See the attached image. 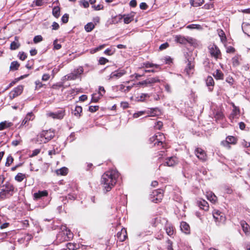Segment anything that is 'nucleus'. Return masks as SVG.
I'll return each mask as SVG.
<instances>
[{
	"instance_id": "4be33fe9",
	"label": "nucleus",
	"mask_w": 250,
	"mask_h": 250,
	"mask_svg": "<svg viewBox=\"0 0 250 250\" xmlns=\"http://www.w3.org/2000/svg\"><path fill=\"white\" fill-rule=\"evenodd\" d=\"M240 110L236 106H233V109L232 110V113L229 116V118L230 119H233L235 118H237L238 115L239 114Z\"/></svg>"
},
{
	"instance_id": "e2e57ef3",
	"label": "nucleus",
	"mask_w": 250,
	"mask_h": 250,
	"mask_svg": "<svg viewBox=\"0 0 250 250\" xmlns=\"http://www.w3.org/2000/svg\"><path fill=\"white\" fill-rule=\"evenodd\" d=\"M132 21V18L130 17L127 16L124 18V22L125 23H129Z\"/></svg>"
},
{
	"instance_id": "4c0bfd02",
	"label": "nucleus",
	"mask_w": 250,
	"mask_h": 250,
	"mask_svg": "<svg viewBox=\"0 0 250 250\" xmlns=\"http://www.w3.org/2000/svg\"><path fill=\"white\" fill-rule=\"evenodd\" d=\"M150 95L148 94L142 93L140 96L137 97V101L140 102H144L145 101L146 98H149Z\"/></svg>"
},
{
	"instance_id": "338daca9",
	"label": "nucleus",
	"mask_w": 250,
	"mask_h": 250,
	"mask_svg": "<svg viewBox=\"0 0 250 250\" xmlns=\"http://www.w3.org/2000/svg\"><path fill=\"white\" fill-rule=\"evenodd\" d=\"M242 146L245 147H249L250 146V143L246 141L245 140H243L242 142Z\"/></svg>"
},
{
	"instance_id": "5fc2aeb1",
	"label": "nucleus",
	"mask_w": 250,
	"mask_h": 250,
	"mask_svg": "<svg viewBox=\"0 0 250 250\" xmlns=\"http://www.w3.org/2000/svg\"><path fill=\"white\" fill-rule=\"evenodd\" d=\"M145 67H146V68H149V67L151 68V67H153L154 66H155L156 68L159 67V65L157 64H154L150 63H145Z\"/></svg>"
},
{
	"instance_id": "393cba45",
	"label": "nucleus",
	"mask_w": 250,
	"mask_h": 250,
	"mask_svg": "<svg viewBox=\"0 0 250 250\" xmlns=\"http://www.w3.org/2000/svg\"><path fill=\"white\" fill-rule=\"evenodd\" d=\"M13 124L11 122L7 121L2 122L0 123V130H2L5 128L11 127Z\"/></svg>"
},
{
	"instance_id": "72a5a7b5",
	"label": "nucleus",
	"mask_w": 250,
	"mask_h": 250,
	"mask_svg": "<svg viewBox=\"0 0 250 250\" xmlns=\"http://www.w3.org/2000/svg\"><path fill=\"white\" fill-rule=\"evenodd\" d=\"M206 84L208 86H212L213 87L214 84V80L212 77L208 76L206 80Z\"/></svg>"
},
{
	"instance_id": "f8f14e48",
	"label": "nucleus",
	"mask_w": 250,
	"mask_h": 250,
	"mask_svg": "<svg viewBox=\"0 0 250 250\" xmlns=\"http://www.w3.org/2000/svg\"><path fill=\"white\" fill-rule=\"evenodd\" d=\"M213 216L217 222H224L225 221V216L222 212L217 210L213 213Z\"/></svg>"
},
{
	"instance_id": "bb28decb",
	"label": "nucleus",
	"mask_w": 250,
	"mask_h": 250,
	"mask_svg": "<svg viewBox=\"0 0 250 250\" xmlns=\"http://www.w3.org/2000/svg\"><path fill=\"white\" fill-rule=\"evenodd\" d=\"M82 112V107L81 106L77 105L75 107V110H74V115L79 118L81 116V113Z\"/></svg>"
},
{
	"instance_id": "7c9ffc66",
	"label": "nucleus",
	"mask_w": 250,
	"mask_h": 250,
	"mask_svg": "<svg viewBox=\"0 0 250 250\" xmlns=\"http://www.w3.org/2000/svg\"><path fill=\"white\" fill-rule=\"evenodd\" d=\"M53 15L58 18L60 15V8L58 6L54 7L52 10Z\"/></svg>"
},
{
	"instance_id": "3c124183",
	"label": "nucleus",
	"mask_w": 250,
	"mask_h": 250,
	"mask_svg": "<svg viewBox=\"0 0 250 250\" xmlns=\"http://www.w3.org/2000/svg\"><path fill=\"white\" fill-rule=\"evenodd\" d=\"M69 15L65 14L62 18V21L63 23H67L68 21Z\"/></svg>"
},
{
	"instance_id": "f257e3e1",
	"label": "nucleus",
	"mask_w": 250,
	"mask_h": 250,
	"mask_svg": "<svg viewBox=\"0 0 250 250\" xmlns=\"http://www.w3.org/2000/svg\"><path fill=\"white\" fill-rule=\"evenodd\" d=\"M118 177V172L114 170L107 171L103 175L101 179V184L106 192L111 189L116 183L117 179Z\"/></svg>"
},
{
	"instance_id": "9b49d317",
	"label": "nucleus",
	"mask_w": 250,
	"mask_h": 250,
	"mask_svg": "<svg viewBox=\"0 0 250 250\" xmlns=\"http://www.w3.org/2000/svg\"><path fill=\"white\" fill-rule=\"evenodd\" d=\"M195 153L196 156L201 160L205 161L207 159V155L204 150L201 148H197L195 150Z\"/></svg>"
},
{
	"instance_id": "b1692460",
	"label": "nucleus",
	"mask_w": 250,
	"mask_h": 250,
	"mask_svg": "<svg viewBox=\"0 0 250 250\" xmlns=\"http://www.w3.org/2000/svg\"><path fill=\"white\" fill-rule=\"evenodd\" d=\"M198 204L199 207L202 209L204 210H208V209L209 207L207 201L205 200L199 201L198 202Z\"/></svg>"
},
{
	"instance_id": "a211bd4d",
	"label": "nucleus",
	"mask_w": 250,
	"mask_h": 250,
	"mask_svg": "<svg viewBox=\"0 0 250 250\" xmlns=\"http://www.w3.org/2000/svg\"><path fill=\"white\" fill-rule=\"evenodd\" d=\"M125 74V71L124 70H118L112 72L110 74V78H119Z\"/></svg>"
},
{
	"instance_id": "49530a36",
	"label": "nucleus",
	"mask_w": 250,
	"mask_h": 250,
	"mask_svg": "<svg viewBox=\"0 0 250 250\" xmlns=\"http://www.w3.org/2000/svg\"><path fill=\"white\" fill-rule=\"evenodd\" d=\"M145 113H146V112L143 111H138V112L133 114V117L134 118H137L139 117L144 115L145 114Z\"/></svg>"
},
{
	"instance_id": "dca6fc26",
	"label": "nucleus",
	"mask_w": 250,
	"mask_h": 250,
	"mask_svg": "<svg viewBox=\"0 0 250 250\" xmlns=\"http://www.w3.org/2000/svg\"><path fill=\"white\" fill-rule=\"evenodd\" d=\"M178 164V160L176 157H171L168 158L164 166L168 167H174Z\"/></svg>"
},
{
	"instance_id": "0e129e2a",
	"label": "nucleus",
	"mask_w": 250,
	"mask_h": 250,
	"mask_svg": "<svg viewBox=\"0 0 250 250\" xmlns=\"http://www.w3.org/2000/svg\"><path fill=\"white\" fill-rule=\"evenodd\" d=\"M81 3L84 8H87L89 6L88 2L85 0H83L81 1Z\"/></svg>"
},
{
	"instance_id": "473e14b6",
	"label": "nucleus",
	"mask_w": 250,
	"mask_h": 250,
	"mask_svg": "<svg viewBox=\"0 0 250 250\" xmlns=\"http://www.w3.org/2000/svg\"><path fill=\"white\" fill-rule=\"evenodd\" d=\"M147 84H151L160 82L158 77L151 78L146 79Z\"/></svg>"
},
{
	"instance_id": "603ef678",
	"label": "nucleus",
	"mask_w": 250,
	"mask_h": 250,
	"mask_svg": "<svg viewBox=\"0 0 250 250\" xmlns=\"http://www.w3.org/2000/svg\"><path fill=\"white\" fill-rule=\"evenodd\" d=\"M108 62V60L104 57L100 58L99 61V63L102 65L105 64Z\"/></svg>"
},
{
	"instance_id": "412c9836",
	"label": "nucleus",
	"mask_w": 250,
	"mask_h": 250,
	"mask_svg": "<svg viewBox=\"0 0 250 250\" xmlns=\"http://www.w3.org/2000/svg\"><path fill=\"white\" fill-rule=\"evenodd\" d=\"M242 29L244 33L248 36L250 35V24L247 22H243L242 24Z\"/></svg>"
},
{
	"instance_id": "0eeeda50",
	"label": "nucleus",
	"mask_w": 250,
	"mask_h": 250,
	"mask_svg": "<svg viewBox=\"0 0 250 250\" xmlns=\"http://www.w3.org/2000/svg\"><path fill=\"white\" fill-rule=\"evenodd\" d=\"M165 137L163 133H158L155 136H153L150 139V141L153 143L154 142V146H162L163 144V140Z\"/></svg>"
},
{
	"instance_id": "4468645a",
	"label": "nucleus",
	"mask_w": 250,
	"mask_h": 250,
	"mask_svg": "<svg viewBox=\"0 0 250 250\" xmlns=\"http://www.w3.org/2000/svg\"><path fill=\"white\" fill-rule=\"evenodd\" d=\"M48 191L47 190L39 191L38 192L34 193L33 194V199L34 200H38L42 199L43 197L48 195Z\"/></svg>"
},
{
	"instance_id": "a19ab883",
	"label": "nucleus",
	"mask_w": 250,
	"mask_h": 250,
	"mask_svg": "<svg viewBox=\"0 0 250 250\" xmlns=\"http://www.w3.org/2000/svg\"><path fill=\"white\" fill-rule=\"evenodd\" d=\"M232 65L234 66H237L239 65V57L235 56L232 59Z\"/></svg>"
},
{
	"instance_id": "c9c22d12",
	"label": "nucleus",
	"mask_w": 250,
	"mask_h": 250,
	"mask_svg": "<svg viewBox=\"0 0 250 250\" xmlns=\"http://www.w3.org/2000/svg\"><path fill=\"white\" fill-rule=\"evenodd\" d=\"M102 96V94H93L92 97L91 102H98Z\"/></svg>"
},
{
	"instance_id": "bf43d9fd",
	"label": "nucleus",
	"mask_w": 250,
	"mask_h": 250,
	"mask_svg": "<svg viewBox=\"0 0 250 250\" xmlns=\"http://www.w3.org/2000/svg\"><path fill=\"white\" fill-rule=\"evenodd\" d=\"M148 7L147 5L145 2H142L140 4V8L143 10H146Z\"/></svg>"
},
{
	"instance_id": "7ed1b4c3",
	"label": "nucleus",
	"mask_w": 250,
	"mask_h": 250,
	"mask_svg": "<svg viewBox=\"0 0 250 250\" xmlns=\"http://www.w3.org/2000/svg\"><path fill=\"white\" fill-rule=\"evenodd\" d=\"M15 191V188L13 185L9 182H6L2 186L0 194L1 195L12 196Z\"/></svg>"
},
{
	"instance_id": "09e8293b",
	"label": "nucleus",
	"mask_w": 250,
	"mask_h": 250,
	"mask_svg": "<svg viewBox=\"0 0 250 250\" xmlns=\"http://www.w3.org/2000/svg\"><path fill=\"white\" fill-rule=\"evenodd\" d=\"M42 41V37L41 35L36 36L33 39L35 43H38Z\"/></svg>"
},
{
	"instance_id": "cd10ccee",
	"label": "nucleus",
	"mask_w": 250,
	"mask_h": 250,
	"mask_svg": "<svg viewBox=\"0 0 250 250\" xmlns=\"http://www.w3.org/2000/svg\"><path fill=\"white\" fill-rule=\"evenodd\" d=\"M214 77L218 80H223L224 78V74L221 70L217 69L213 74Z\"/></svg>"
},
{
	"instance_id": "2f4dec72",
	"label": "nucleus",
	"mask_w": 250,
	"mask_h": 250,
	"mask_svg": "<svg viewBox=\"0 0 250 250\" xmlns=\"http://www.w3.org/2000/svg\"><path fill=\"white\" fill-rule=\"evenodd\" d=\"M68 169L63 167L56 170V173L58 175H65L67 173Z\"/></svg>"
},
{
	"instance_id": "c756f323",
	"label": "nucleus",
	"mask_w": 250,
	"mask_h": 250,
	"mask_svg": "<svg viewBox=\"0 0 250 250\" xmlns=\"http://www.w3.org/2000/svg\"><path fill=\"white\" fill-rule=\"evenodd\" d=\"M207 197L208 200L213 203H215L217 201V197L212 192L208 193L207 195Z\"/></svg>"
},
{
	"instance_id": "ddd939ff",
	"label": "nucleus",
	"mask_w": 250,
	"mask_h": 250,
	"mask_svg": "<svg viewBox=\"0 0 250 250\" xmlns=\"http://www.w3.org/2000/svg\"><path fill=\"white\" fill-rule=\"evenodd\" d=\"M188 63L187 66L186 67L185 71L187 74L189 75L190 74L193 73V70L194 67V62L192 61L191 59H188Z\"/></svg>"
},
{
	"instance_id": "4d7b16f0",
	"label": "nucleus",
	"mask_w": 250,
	"mask_h": 250,
	"mask_svg": "<svg viewBox=\"0 0 250 250\" xmlns=\"http://www.w3.org/2000/svg\"><path fill=\"white\" fill-rule=\"evenodd\" d=\"M36 89L41 88L43 86V84L40 81H36L35 82Z\"/></svg>"
},
{
	"instance_id": "2eb2a0df",
	"label": "nucleus",
	"mask_w": 250,
	"mask_h": 250,
	"mask_svg": "<svg viewBox=\"0 0 250 250\" xmlns=\"http://www.w3.org/2000/svg\"><path fill=\"white\" fill-rule=\"evenodd\" d=\"M127 237L126 230L125 228L122 229L121 231L117 233V237L120 242L124 241Z\"/></svg>"
},
{
	"instance_id": "423d86ee",
	"label": "nucleus",
	"mask_w": 250,
	"mask_h": 250,
	"mask_svg": "<svg viewBox=\"0 0 250 250\" xmlns=\"http://www.w3.org/2000/svg\"><path fill=\"white\" fill-rule=\"evenodd\" d=\"M237 139L234 136H229L226 140L221 142V145L226 147L227 149H229L231 147L230 145H235L237 143Z\"/></svg>"
},
{
	"instance_id": "6e6d98bb",
	"label": "nucleus",
	"mask_w": 250,
	"mask_h": 250,
	"mask_svg": "<svg viewBox=\"0 0 250 250\" xmlns=\"http://www.w3.org/2000/svg\"><path fill=\"white\" fill-rule=\"evenodd\" d=\"M167 249L168 250H173L172 248V242L170 240H167Z\"/></svg>"
},
{
	"instance_id": "5701e85b",
	"label": "nucleus",
	"mask_w": 250,
	"mask_h": 250,
	"mask_svg": "<svg viewBox=\"0 0 250 250\" xmlns=\"http://www.w3.org/2000/svg\"><path fill=\"white\" fill-rule=\"evenodd\" d=\"M161 113L160 110L158 108H153L150 109V114L147 115V117H154L158 116Z\"/></svg>"
},
{
	"instance_id": "79ce46f5",
	"label": "nucleus",
	"mask_w": 250,
	"mask_h": 250,
	"mask_svg": "<svg viewBox=\"0 0 250 250\" xmlns=\"http://www.w3.org/2000/svg\"><path fill=\"white\" fill-rule=\"evenodd\" d=\"M166 232L169 236H171L174 232V229L172 227L168 226L166 228Z\"/></svg>"
},
{
	"instance_id": "680f3d73",
	"label": "nucleus",
	"mask_w": 250,
	"mask_h": 250,
	"mask_svg": "<svg viewBox=\"0 0 250 250\" xmlns=\"http://www.w3.org/2000/svg\"><path fill=\"white\" fill-rule=\"evenodd\" d=\"M235 52V49L234 47L232 46H229L227 48V52L231 53H234Z\"/></svg>"
},
{
	"instance_id": "774afa93",
	"label": "nucleus",
	"mask_w": 250,
	"mask_h": 250,
	"mask_svg": "<svg viewBox=\"0 0 250 250\" xmlns=\"http://www.w3.org/2000/svg\"><path fill=\"white\" fill-rule=\"evenodd\" d=\"M52 26L53 30H57L59 28V25L56 22H53Z\"/></svg>"
},
{
	"instance_id": "f3484780",
	"label": "nucleus",
	"mask_w": 250,
	"mask_h": 250,
	"mask_svg": "<svg viewBox=\"0 0 250 250\" xmlns=\"http://www.w3.org/2000/svg\"><path fill=\"white\" fill-rule=\"evenodd\" d=\"M240 225L242 228L243 231L246 235H248L250 232V227L248 223L244 220H242L240 222Z\"/></svg>"
},
{
	"instance_id": "6e6552de",
	"label": "nucleus",
	"mask_w": 250,
	"mask_h": 250,
	"mask_svg": "<svg viewBox=\"0 0 250 250\" xmlns=\"http://www.w3.org/2000/svg\"><path fill=\"white\" fill-rule=\"evenodd\" d=\"M23 87L22 85H18L12 90L9 93V97L10 99H13L15 97L21 95L23 91Z\"/></svg>"
},
{
	"instance_id": "58836bf2",
	"label": "nucleus",
	"mask_w": 250,
	"mask_h": 250,
	"mask_svg": "<svg viewBox=\"0 0 250 250\" xmlns=\"http://www.w3.org/2000/svg\"><path fill=\"white\" fill-rule=\"evenodd\" d=\"M20 66V64L17 61L12 62L11 63L10 69L11 70H17Z\"/></svg>"
},
{
	"instance_id": "37998d69",
	"label": "nucleus",
	"mask_w": 250,
	"mask_h": 250,
	"mask_svg": "<svg viewBox=\"0 0 250 250\" xmlns=\"http://www.w3.org/2000/svg\"><path fill=\"white\" fill-rule=\"evenodd\" d=\"M17 136L19 137V139L18 140H13L11 143L12 145L14 146H17L22 141L19 134L16 136V137Z\"/></svg>"
},
{
	"instance_id": "a878e982",
	"label": "nucleus",
	"mask_w": 250,
	"mask_h": 250,
	"mask_svg": "<svg viewBox=\"0 0 250 250\" xmlns=\"http://www.w3.org/2000/svg\"><path fill=\"white\" fill-rule=\"evenodd\" d=\"M181 230L186 233H188L189 230V226L185 222L181 223Z\"/></svg>"
},
{
	"instance_id": "9d476101",
	"label": "nucleus",
	"mask_w": 250,
	"mask_h": 250,
	"mask_svg": "<svg viewBox=\"0 0 250 250\" xmlns=\"http://www.w3.org/2000/svg\"><path fill=\"white\" fill-rule=\"evenodd\" d=\"M154 199L153 201L155 203H158L161 201L163 197V191L162 189H158L153 192Z\"/></svg>"
},
{
	"instance_id": "8fccbe9b",
	"label": "nucleus",
	"mask_w": 250,
	"mask_h": 250,
	"mask_svg": "<svg viewBox=\"0 0 250 250\" xmlns=\"http://www.w3.org/2000/svg\"><path fill=\"white\" fill-rule=\"evenodd\" d=\"M99 108V106H90L89 107V111L91 112H94L97 111Z\"/></svg>"
},
{
	"instance_id": "a18cd8bd",
	"label": "nucleus",
	"mask_w": 250,
	"mask_h": 250,
	"mask_svg": "<svg viewBox=\"0 0 250 250\" xmlns=\"http://www.w3.org/2000/svg\"><path fill=\"white\" fill-rule=\"evenodd\" d=\"M18 56L20 60L24 61L27 58L26 54L23 52H20L18 54Z\"/></svg>"
},
{
	"instance_id": "e433bc0d",
	"label": "nucleus",
	"mask_w": 250,
	"mask_h": 250,
	"mask_svg": "<svg viewBox=\"0 0 250 250\" xmlns=\"http://www.w3.org/2000/svg\"><path fill=\"white\" fill-rule=\"evenodd\" d=\"M94 27L95 25L92 22H89L85 25L84 28L87 32H89L91 31L94 29Z\"/></svg>"
},
{
	"instance_id": "69168bd1",
	"label": "nucleus",
	"mask_w": 250,
	"mask_h": 250,
	"mask_svg": "<svg viewBox=\"0 0 250 250\" xmlns=\"http://www.w3.org/2000/svg\"><path fill=\"white\" fill-rule=\"evenodd\" d=\"M50 78V75L48 74H44L42 75V80L43 81H46Z\"/></svg>"
},
{
	"instance_id": "f704fd0d",
	"label": "nucleus",
	"mask_w": 250,
	"mask_h": 250,
	"mask_svg": "<svg viewBox=\"0 0 250 250\" xmlns=\"http://www.w3.org/2000/svg\"><path fill=\"white\" fill-rule=\"evenodd\" d=\"M25 175L21 173H19L18 174L15 176V179L17 181L19 182H21L23 180L24 178H25Z\"/></svg>"
},
{
	"instance_id": "13d9d810",
	"label": "nucleus",
	"mask_w": 250,
	"mask_h": 250,
	"mask_svg": "<svg viewBox=\"0 0 250 250\" xmlns=\"http://www.w3.org/2000/svg\"><path fill=\"white\" fill-rule=\"evenodd\" d=\"M199 26H200L199 25L192 24H189V25H188L187 28H188V29H194V28H198Z\"/></svg>"
},
{
	"instance_id": "c85d7f7f",
	"label": "nucleus",
	"mask_w": 250,
	"mask_h": 250,
	"mask_svg": "<svg viewBox=\"0 0 250 250\" xmlns=\"http://www.w3.org/2000/svg\"><path fill=\"white\" fill-rule=\"evenodd\" d=\"M175 41L181 44H186L188 42V40L182 36H176Z\"/></svg>"
},
{
	"instance_id": "c03bdc74",
	"label": "nucleus",
	"mask_w": 250,
	"mask_h": 250,
	"mask_svg": "<svg viewBox=\"0 0 250 250\" xmlns=\"http://www.w3.org/2000/svg\"><path fill=\"white\" fill-rule=\"evenodd\" d=\"M13 158L11 156H9L7 157L6 162L5 163L6 166H9L13 162Z\"/></svg>"
},
{
	"instance_id": "aec40b11",
	"label": "nucleus",
	"mask_w": 250,
	"mask_h": 250,
	"mask_svg": "<svg viewBox=\"0 0 250 250\" xmlns=\"http://www.w3.org/2000/svg\"><path fill=\"white\" fill-rule=\"evenodd\" d=\"M34 116L33 113L29 112L27 114L26 117L22 121V123L21 124V126L25 125L28 121H29L30 120H32L34 119Z\"/></svg>"
},
{
	"instance_id": "1a4fd4ad",
	"label": "nucleus",
	"mask_w": 250,
	"mask_h": 250,
	"mask_svg": "<svg viewBox=\"0 0 250 250\" xmlns=\"http://www.w3.org/2000/svg\"><path fill=\"white\" fill-rule=\"evenodd\" d=\"M65 115V111L63 110H59L56 112H48L46 114L47 117H50L53 119H62Z\"/></svg>"
},
{
	"instance_id": "864d4df0",
	"label": "nucleus",
	"mask_w": 250,
	"mask_h": 250,
	"mask_svg": "<svg viewBox=\"0 0 250 250\" xmlns=\"http://www.w3.org/2000/svg\"><path fill=\"white\" fill-rule=\"evenodd\" d=\"M137 85H142L143 86V87L147 86L148 84H147L146 79L143 81L139 82L138 83H137Z\"/></svg>"
},
{
	"instance_id": "f03ea898",
	"label": "nucleus",
	"mask_w": 250,
	"mask_h": 250,
	"mask_svg": "<svg viewBox=\"0 0 250 250\" xmlns=\"http://www.w3.org/2000/svg\"><path fill=\"white\" fill-rule=\"evenodd\" d=\"M54 136V133L50 130H44L38 136V141L42 143H46L53 138Z\"/></svg>"
},
{
	"instance_id": "052dcab7",
	"label": "nucleus",
	"mask_w": 250,
	"mask_h": 250,
	"mask_svg": "<svg viewBox=\"0 0 250 250\" xmlns=\"http://www.w3.org/2000/svg\"><path fill=\"white\" fill-rule=\"evenodd\" d=\"M168 46V44L167 42L164 43L162 44H161L160 47L159 49L161 50H164L165 49H166Z\"/></svg>"
},
{
	"instance_id": "20e7f679",
	"label": "nucleus",
	"mask_w": 250,
	"mask_h": 250,
	"mask_svg": "<svg viewBox=\"0 0 250 250\" xmlns=\"http://www.w3.org/2000/svg\"><path fill=\"white\" fill-rule=\"evenodd\" d=\"M83 72V69L82 67L80 66L76 69H75L72 72L64 76V80H74L78 78L79 76L81 75Z\"/></svg>"
},
{
	"instance_id": "ea45409f",
	"label": "nucleus",
	"mask_w": 250,
	"mask_h": 250,
	"mask_svg": "<svg viewBox=\"0 0 250 250\" xmlns=\"http://www.w3.org/2000/svg\"><path fill=\"white\" fill-rule=\"evenodd\" d=\"M214 117L216 120H221L224 118V114L221 110H218L215 113Z\"/></svg>"
},
{
	"instance_id": "39448f33",
	"label": "nucleus",
	"mask_w": 250,
	"mask_h": 250,
	"mask_svg": "<svg viewBox=\"0 0 250 250\" xmlns=\"http://www.w3.org/2000/svg\"><path fill=\"white\" fill-rule=\"evenodd\" d=\"M209 53L216 60L221 58V53L219 48L215 44H210L208 47Z\"/></svg>"
},
{
	"instance_id": "6ab92c4d",
	"label": "nucleus",
	"mask_w": 250,
	"mask_h": 250,
	"mask_svg": "<svg viewBox=\"0 0 250 250\" xmlns=\"http://www.w3.org/2000/svg\"><path fill=\"white\" fill-rule=\"evenodd\" d=\"M20 46V43L19 42L18 37H15V41L12 42L10 44V49L11 50H16L18 49Z\"/></svg>"
},
{
	"instance_id": "de8ad7c7",
	"label": "nucleus",
	"mask_w": 250,
	"mask_h": 250,
	"mask_svg": "<svg viewBox=\"0 0 250 250\" xmlns=\"http://www.w3.org/2000/svg\"><path fill=\"white\" fill-rule=\"evenodd\" d=\"M57 42V40H55L53 42L54 49L56 50H59L62 47L61 44L58 43Z\"/></svg>"
}]
</instances>
